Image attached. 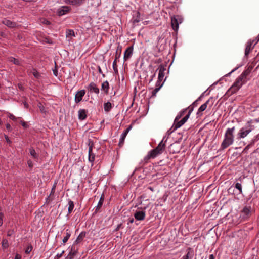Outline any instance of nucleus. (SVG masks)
I'll return each instance as SVG.
<instances>
[{
	"label": "nucleus",
	"instance_id": "ddd939ff",
	"mask_svg": "<svg viewBox=\"0 0 259 259\" xmlns=\"http://www.w3.org/2000/svg\"><path fill=\"white\" fill-rule=\"evenodd\" d=\"M160 153L158 152L155 149L150 150L147 154V155L144 157V161L147 162L148 160L151 158H155Z\"/></svg>",
	"mask_w": 259,
	"mask_h": 259
},
{
	"label": "nucleus",
	"instance_id": "9b49d317",
	"mask_svg": "<svg viewBox=\"0 0 259 259\" xmlns=\"http://www.w3.org/2000/svg\"><path fill=\"white\" fill-rule=\"evenodd\" d=\"M71 10V8L69 6H63L57 9V14L58 16H61L67 14Z\"/></svg>",
	"mask_w": 259,
	"mask_h": 259
},
{
	"label": "nucleus",
	"instance_id": "dca6fc26",
	"mask_svg": "<svg viewBox=\"0 0 259 259\" xmlns=\"http://www.w3.org/2000/svg\"><path fill=\"white\" fill-rule=\"evenodd\" d=\"M132 125H130L129 126V127H127L124 131V132L121 134L120 138V140H119V143H118V145H119V146L120 147H121L123 146V145L124 144V140L125 139V137H126L127 134H128V133L129 132V131L132 128Z\"/></svg>",
	"mask_w": 259,
	"mask_h": 259
},
{
	"label": "nucleus",
	"instance_id": "f8f14e48",
	"mask_svg": "<svg viewBox=\"0 0 259 259\" xmlns=\"http://www.w3.org/2000/svg\"><path fill=\"white\" fill-rule=\"evenodd\" d=\"M160 153L158 152L155 149L150 150L147 154V155L144 157V161L147 162L148 160L151 158H155Z\"/></svg>",
	"mask_w": 259,
	"mask_h": 259
},
{
	"label": "nucleus",
	"instance_id": "e2e57ef3",
	"mask_svg": "<svg viewBox=\"0 0 259 259\" xmlns=\"http://www.w3.org/2000/svg\"><path fill=\"white\" fill-rule=\"evenodd\" d=\"M39 107L41 113H45L46 112L44 106H40Z\"/></svg>",
	"mask_w": 259,
	"mask_h": 259
},
{
	"label": "nucleus",
	"instance_id": "58836bf2",
	"mask_svg": "<svg viewBox=\"0 0 259 259\" xmlns=\"http://www.w3.org/2000/svg\"><path fill=\"white\" fill-rule=\"evenodd\" d=\"M9 61L11 62H13L14 64L17 65H20V61L18 59H16V58H13V57L10 58H9Z\"/></svg>",
	"mask_w": 259,
	"mask_h": 259
},
{
	"label": "nucleus",
	"instance_id": "09e8293b",
	"mask_svg": "<svg viewBox=\"0 0 259 259\" xmlns=\"http://www.w3.org/2000/svg\"><path fill=\"white\" fill-rule=\"evenodd\" d=\"M32 245L28 246L26 249L25 250V253L27 254L29 253L32 250Z\"/></svg>",
	"mask_w": 259,
	"mask_h": 259
},
{
	"label": "nucleus",
	"instance_id": "1a4fd4ad",
	"mask_svg": "<svg viewBox=\"0 0 259 259\" xmlns=\"http://www.w3.org/2000/svg\"><path fill=\"white\" fill-rule=\"evenodd\" d=\"M180 20L179 16L178 15L174 16L171 18V23L172 29L177 31L179 28V25L180 23H181V21L179 22Z\"/></svg>",
	"mask_w": 259,
	"mask_h": 259
},
{
	"label": "nucleus",
	"instance_id": "c756f323",
	"mask_svg": "<svg viewBox=\"0 0 259 259\" xmlns=\"http://www.w3.org/2000/svg\"><path fill=\"white\" fill-rule=\"evenodd\" d=\"M184 124V122L182 121V120L180 121L176 120V119H175L173 126L174 127V130H176L179 128H180L181 126H182Z\"/></svg>",
	"mask_w": 259,
	"mask_h": 259
},
{
	"label": "nucleus",
	"instance_id": "2eb2a0df",
	"mask_svg": "<svg viewBox=\"0 0 259 259\" xmlns=\"http://www.w3.org/2000/svg\"><path fill=\"white\" fill-rule=\"evenodd\" d=\"M85 94V91L84 90L78 91L75 95V102L76 104L79 103L82 100V98L84 96Z\"/></svg>",
	"mask_w": 259,
	"mask_h": 259
},
{
	"label": "nucleus",
	"instance_id": "79ce46f5",
	"mask_svg": "<svg viewBox=\"0 0 259 259\" xmlns=\"http://www.w3.org/2000/svg\"><path fill=\"white\" fill-rule=\"evenodd\" d=\"M88 146L89 147V152L90 153H91L92 151H93V146H94V142L91 139L89 140Z\"/></svg>",
	"mask_w": 259,
	"mask_h": 259
},
{
	"label": "nucleus",
	"instance_id": "6e6552de",
	"mask_svg": "<svg viewBox=\"0 0 259 259\" xmlns=\"http://www.w3.org/2000/svg\"><path fill=\"white\" fill-rule=\"evenodd\" d=\"M213 98L212 97L209 98L205 103L201 105L199 108L197 114H199L200 112L204 111L207 108V106H208L209 108H211L213 105Z\"/></svg>",
	"mask_w": 259,
	"mask_h": 259
},
{
	"label": "nucleus",
	"instance_id": "f704fd0d",
	"mask_svg": "<svg viewBox=\"0 0 259 259\" xmlns=\"http://www.w3.org/2000/svg\"><path fill=\"white\" fill-rule=\"evenodd\" d=\"M29 152L30 155L34 158L37 159L38 155L36 153L35 150L33 148H30Z\"/></svg>",
	"mask_w": 259,
	"mask_h": 259
},
{
	"label": "nucleus",
	"instance_id": "cd10ccee",
	"mask_svg": "<svg viewBox=\"0 0 259 259\" xmlns=\"http://www.w3.org/2000/svg\"><path fill=\"white\" fill-rule=\"evenodd\" d=\"M86 232L85 231H82L80 232V233L79 234L78 237H77L76 240L75 242L76 243H77L78 244H79L81 241H83L84 238H85L86 236Z\"/></svg>",
	"mask_w": 259,
	"mask_h": 259
},
{
	"label": "nucleus",
	"instance_id": "de8ad7c7",
	"mask_svg": "<svg viewBox=\"0 0 259 259\" xmlns=\"http://www.w3.org/2000/svg\"><path fill=\"white\" fill-rule=\"evenodd\" d=\"M187 108V110H188V114H191V113H192V112L194 110V106H193L192 104L191 105H190Z\"/></svg>",
	"mask_w": 259,
	"mask_h": 259
},
{
	"label": "nucleus",
	"instance_id": "a19ab883",
	"mask_svg": "<svg viewBox=\"0 0 259 259\" xmlns=\"http://www.w3.org/2000/svg\"><path fill=\"white\" fill-rule=\"evenodd\" d=\"M66 35L67 37H69L70 36H75V33L73 30L68 29L66 30Z\"/></svg>",
	"mask_w": 259,
	"mask_h": 259
},
{
	"label": "nucleus",
	"instance_id": "4be33fe9",
	"mask_svg": "<svg viewBox=\"0 0 259 259\" xmlns=\"http://www.w3.org/2000/svg\"><path fill=\"white\" fill-rule=\"evenodd\" d=\"M88 111L84 109H79L78 112V119L80 120H83L87 118Z\"/></svg>",
	"mask_w": 259,
	"mask_h": 259
},
{
	"label": "nucleus",
	"instance_id": "052dcab7",
	"mask_svg": "<svg viewBox=\"0 0 259 259\" xmlns=\"http://www.w3.org/2000/svg\"><path fill=\"white\" fill-rule=\"evenodd\" d=\"M14 259H21V255L17 253L14 257Z\"/></svg>",
	"mask_w": 259,
	"mask_h": 259
},
{
	"label": "nucleus",
	"instance_id": "f3484780",
	"mask_svg": "<svg viewBox=\"0 0 259 259\" xmlns=\"http://www.w3.org/2000/svg\"><path fill=\"white\" fill-rule=\"evenodd\" d=\"M133 46L128 47L124 52V61H126L128 60L132 56L133 53Z\"/></svg>",
	"mask_w": 259,
	"mask_h": 259
},
{
	"label": "nucleus",
	"instance_id": "72a5a7b5",
	"mask_svg": "<svg viewBox=\"0 0 259 259\" xmlns=\"http://www.w3.org/2000/svg\"><path fill=\"white\" fill-rule=\"evenodd\" d=\"M112 108V104L110 102H107L104 104V109L105 112H109Z\"/></svg>",
	"mask_w": 259,
	"mask_h": 259
},
{
	"label": "nucleus",
	"instance_id": "7c9ffc66",
	"mask_svg": "<svg viewBox=\"0 0 259 259\" xmlns=\"http://www.w3.org/2000/svg\"><path fill=\"white\" fill-rule=\"evenodd\" d=\"M68 213L70 214L72 212L73 210L74 207V204L73 201L70 199H69L68 202Z\"/></svg>",
	"mask_w": 259,
	"mask_h": 259
},
{
	"label": "nucleus",
	"instance_id": "69168bd1",
	"mask_svg": "<svg viewBox=\"0 0 259 259\" xmlns=\"http://www.w3.org/2000/svg\"><path fill=\"white\" fill-rule=\"evenodd\" d=\"M192 105L193 106H194V107H196V106L198 105V102H197V101H196H196H194V102L192 104Z\"/></svg>",
	"mask_w": 259,
	"mask_h": 259
},
{
	"label": "nucleus",
	"instance_id": "864d4df0",
	"mask_svg": "<svg viewBox=\"0 0 259 259\" xmlns=\"http://www.w3.org/2000/svg\"><path fill=\"white\" fill-rule=\"evenodd\" d=\"M3 218L4 214L3 213H0V226H2L3 224Z\"/></svg>",
	"mask_w": 259,
	"mask_h": 259
},
{
	"label": "nucleus",
	"instance_id": "39448f33",
	"mask_svg": "<svg viewBox=\"0 0 259 259\" xmlns=\"http://www.w3.org/2000/svg\"><path fill=\"white\" fill-rule=\"evenodd\" d=\"M122 52V46L119 44L118 45L115 55V59L113 61L112 64V67L114 70V74L115 75H118V70L117 68V60L119 59L120 57L121 54Z\"/></svg>",
	"mask_w": 259,
	"mask_h": 259
},
{
	"label": "nucleus",
	"instance_id": "2f4dec72",
	"mask_svg": "<svg viewBox=\"0 0 259 259\" xmlns=\"http://www.w3.org/2000/svg\"><path fill=\"white\" fill-rule=\"evenodd\" d=\"M162 84L156 83V88L152 91V97H154L156 96L157 93L159 91L160 88L162 87Z\"/></svg>",
	"mask_w": 259,
	"mask_h": 259
},
{
	"label": "nucleus",
	"instance_id": "5fc2aeb1",
	"mask_svg": "<svg viewBox=\"0 0 259 259\" xmlns=\"http://www.w3.org/2000/svg\"><path fill=\"white\" fill-rule=\"evenodd\" d=\"M27 164L28 165V166L30 167V168H32L33 166V162L31 160H28L27 161Z\"/></svg>",
	"mask_w": 259,
	"mask_h": 259
},
{
	"label": "nucleus",
	"instance_id": "7ed1b4c3",
	"mask_svg": "<svg viewBox=\"0 0 259 259\" xmlns=\"http://www.w3.org/2000/svg\"><path fill=\"white\" fill-rule=\"evenodd\" d=\"M244 84V83L242 82L240 80L237 78L234 83L226 92V95L228 96H230L233 94L236 93Z\"/></svg>",
	"mask_w": 259,
	"mask_h": 259
},
{
	"label": "nucleus",
	"instance_id": "a211bd4d",
	"mask_svg": "<svg viewBox=\"0 0 259 259\" xmlns=\"http://www.w3.org/2000/svg\"><path fill=\"white\" fill-rule=\"evenodd\" d=\"M87 89L91 93H95L96 94H99L100 92L99 89L97 87L96 84L94 82H91L87 87Z\"/></svg>",
	"mask_w": 259,
	"mask_h": 259
},
{
	"label": "nucleus",
	"instance_id": "4c0bfd02",
	"mask_svg": "<svg viewBox=\"0 0 259 259\" xmlns=\"http://www.w3.org/2000/svg\"><path fill=\"white\" fill-rule=\"evenodd\" d=\"M2 246L3 249L8 248L9 247L8 241L6 239H4L2 240Z\"/></svg>",
	"mask_w": 259,
	"mask_h": 259
},
{
	"label": "nucleus",
	"instance_id": "aec40b11",
	"mask_svg": "<svg viewBox=\"0 0 259 259\" xmlns=\"http://www.w3.org/2000/svg\"><path fill=\"white\" fill-rule=\"evenodd\" d=\"M254 42V41L249 40L246 45V48L245 50V56L247 57L250 52L253 49L254 46H252V44Z\"/></svg>",
	"mask_w": 259,
	"mask_h": 259
},
{
	"label": "nucleus",
	"instance_id": "338daca9",
	"mask_svg": "<svg viewBox=\"0 0 259 259\" xmlns=\"http://www.w3.org/2000/svg\"><path fill=\"white\" fill-rule=\"evenodd\" d=\"M172 127L169 129L168 131H167V133L168 135H170L171 133H172L175 130H174V129L172 130H171Z\"/></svg>",
	"mask_w": 259,
	"mask_h": 259
},
{
	"label": "nucleus",
	"instance_id": "6ab92c4d",
	"mask_svg": "<svg viewBox=\"0 0 259 259\" xmlns=\"http://www.w3.org/2000/svg\"><path fill=\"white\" fill-rule=\"evenodd\" d=\"M134 217L138 221L144 220L145 218V212L143 210L136 211L134 214Z\"/></svg>",
	"mask_w": 259,
	"mask_h": 259
},
{
	"label": "nucleus",
	"instance_id": "774afa93",
	"mask_svg": "<svg viewBox=\"0 0 259 259\" xmlns=\"http://www.w3.org/2000/svg\"><path fill=\"white\" fill-rule=\"evenodd\" d=\"M209 259H215V257L213 254H210L209 256Z\"/></svg>",
	"mask_w": 259,
	"mask_h": 259
},
{
	"label": "nucleus",
	"instance_id": "6e6d98bb",
	"mask_svg": "<svg viewBox=\"0 0 259 259\" xmlns=\"http://www.w3.org/2000/svg\"><path fill=\"white\" fill-rule=\"evenodd\" d=\"M97 68H98V70L99 73H100V74H101L102 75V76H103V77H105V74H103V73L102 70V69H101V68L100 66H98L97 67Z\"/></svg>",
	"mask_w": 259,
	"mask_h": 259
},
{
	"label": "nucleus",
	"instance_id": "9d476101",
	"mask_svg": "<svg viewBox=\"0 0 259 259\" xmlns=\"http://www.w3.org/2000/svg\"><path fill=\"white\" fill-rule=\"evenodd\" d=\"M79 246V244L76 243L75 241L74 242L72 245L71 246L70 251L69 253V255L71 256V257H73L77 254Z\"/></svg>",
	"mask_w": 259,
	"mask_h": 259
},
{
	"label": "nucleus",
	"instance_id": "3c124183",
	"mask_svg": "<svg viewBox=\"0 0 259 259\" xmlns=\"http://www.w3.org/2000/svg\"><path fill=\"white\" fill-rule=\"evenodd\" d=\"M64 253V251H63L61 253H58L55 256L54 259H59L62 257L63 254Z\"/></svg>",
	"mask_w": 259,
	"mask_h": 259
},
{
	"label": "nucleus",
	"instance_id": "473e14b6",
	"mask_svg": "<svg viewBox=\"0 0 259 259\" xmlns=\"http://www.w3.org/2000/svg\"><path fill=\"white\" fill-rule=\"evenodd\" d=\"M104 200V195L103 194L101 195L100 199L98 202V205H97L96 210H95V212H97V211L101 207V206L103 205Z\"/></svg>",
	"mask_w": 259,
	"mask_h": 259
},
{
	"label": "nucleus",
	"instance_id": "bb28decb",
	"mask_svg": "<svg viewBox=\"0 0 259 259\" xmlns=\"http://www.w3.org/2000/svg\"><path fill=\"white\" fill-rule=\"evenodd\" d=\"M187 251V254L183 256L182 259H192L193 257V251L191 248H188Z\"/></svg>",
	"mask_w": 259,
	"mask_h": 259
},
{
	"label": "nucleus",
	"instance_id": "5701e85b",
	"mask_svg": "<svg viewBox=\"0 0 259 259\" xmlns=\"http://www.w3.org/2000/svg\"><path fill=\"white\" fill-rule=\"evenodd\" d=\"M164 139V138H163V140L159 143L158 146L154 148L160 154L163 152L165 148V144L163 143Z\"/></svg>",
	"mask_w": 259,
	"mask_h": 259
},
{
	"label": "nucleus",
	"instance_id": "b1692460",
	"mask_svg": "<svg viewBox=\"0 0 259 259\" xmlns=\"http://www.w3.org/2000/svg\"><path fill=\"white\" fill-rule=\"evenodd\" d=\"M2 23L9 28H15L17 25V24L15 22L6 19L3 20Z\"/></svg>",
	"mask_w": 259,
	"mask_h": 259
},
{
	"label": "nucleus",
	"instance_id": "f257e3e1",
	"mask_svg": "<svg viewBox=\"0 0 259 259\" xmlns=\"http://www.w3.org/2000/svg\"><path fill=\"white\" fill-rule=\"evenodd\" d=\"M235 127L228 128L224 135V138L221 144L220 150H223L230 145H232L234 141V132Z\"/></svg>",
	"mask_w": 259,
	"mask_h": 259
},
{
	"label": "nucleus",
	"instance_id": "8fccbe9b",
	"mask_svg": "<svg viewBox=\"0 0 259 259\" xmlns=\"http://www.w3.org/2000/svg\"><path fill=\"white\" fill-rule=\"evenodd\" d=\"M20 123L21 124L22 126L24 128L26 129L28 127V124L24 120H21L20 121Z\"/></svg>",
	"mask_w": 259,
	"mask_h": 259
},
{
	"label": "nucleus",
	"instance_id": "bf43d9fd",
	"mask_svg": "<svg viewBox=\"0 0 259 259\" xmlns=\"http://www.w3.org/2000/svg\"><path fill=\"white\" fill-rule=\"evenodd\" d=\"M254 44V46H255L258 41H259V34L258 36L255 38L254 40H253Z\"/></svg>",
	"mask_w": 259,
	"mask_h": 259
},
{
	"label": "nucleus",
	"instance_id": "a878e982",
	"mask_svg": "<svg viewBox=\"0 0 259 259\" xmlns=\"http://www.w3.org/2000/svg\"><path fill=\"white\" fill-rule=\"evenodd\" d=\"M109 88V84L108 81H105L102 83L101 90L104 91L105 94H108Z\"/></svg>",
	"mask_w": 259,
	"mask_h": 259
},
{
	"label": "nucleus",
	"instance_id": "e433bc0d",
	"mask_svg": "<svg viewBox=\"0 0 259 259\" xmlns=\"http://www.w3.org/2000/svg\"><path fill=\"white\" fill-rule=\"evenodd\" d=\"M31 73L36 78L38 79L40 77V73L35 69H33L31 71Z\"/></svg>",
	"mask_w": 259,
	"mask_h": 259
},
{
	"label": "nucleus",
	"instance_id": "4468645a",
	"mask_svg": "<svg viewBox=\"0 0 259 259\" xmlns=\"http://www.w3.org/2000/svg\"><path fill=\"white\" fill-rule=\"evenodd\" d=\"M251 215V207L245 206L241 210V217L244 220H247Z\"/></svg>",
	"mask_w": 259,
	"mask_h": 259
},
{
	"label": "nucleus",
	"instance_id": "680f3d73",
	"mask_svg": "<svg viewBox=\"0 0 259 259\" xmlns=\"http://www.w3.org/2000/svg\"><path fill=\"white\" fill-rule=\"evenodd\" d=\"M18 87L19 88V89H20L21 90H24V88L23 86V85L21 83H18Z\"/></svg>",
	"mask_w": 259,
	"mask_h": 259
},
{
	"label": "nucleus",
	"instance_id": "603ef678",
	"mask_svg": "<svg viewBox=\"0 0 259 259\" xmlns=\"http://www.w3.org/2000/svg\"><path fill=\"white\" fill-rule=\"evenodd\" d=\"M190 114H189L188 113L187 114V115H186L182 119V121H183L184 122V123L187 121V120L188 119V118H189L190 117Z\"/></svg>",
	"mask_w": 259,
	"mask_h": 259
},
{
	"label": "nucleus",
	"instance_id": "c03bdc74",
	"mask_svg": "<svg viewBox=\"0 0 259 259\" xmlns=\"http://www.w3.org/2000/svg\"><path fill=\"white\" fill-rule=\"evenodd\" d=\"M57 184V181H56L55 182L54 184H53V187L52 188L51 191L50 195H53L54 194V193L55 192V189H56V187Z\"/></svg>",
	"mask_w": 259,
	"mask_h": 259
},
{
	"label": "nucleus",
	"instance_id": "c85d7f7f",
	"mask_svg": "<svg viewBox=\"0 0 259 259\" xmlns=\"http://www.w3.org/2000/svg\"><path fill=\"white\" fill-rule=\"evenodd\" d=\"M71 231L68 229H66L65 236L64 237V238L62 240L63 244L66 243L68 241V239H69V238L71 236Z\"/></svg>",
	"mask_w": 259,
	"mask_h": 259
},
{
	"label": "nucleus",
	"instance_id": "c9c22d12",
	"mask_svg": "<svg viewBox=\"0 0 259 259\" xmlns=\"http://www.w3.org/2000/svg\"><path fill=\"white\" fill-rule=\"evenodd\" d=\"M88 159L89 161L93 164L95 160V154L93 153V151L91 153L88 152Z\"/></svg>",
	"mask_w": 259,
	"mask_h": 259
},
{
	"label": "nucleus",
	"instance_id": "423d86ee",
	"mask_svg": "<svg viewBox=\"0 0 259 259\" xmlns=\"http://www.w3.org/2000/svg\"><path fill=\"white\" fill-rule=\"evenodd\" d=\"M159 70L158 79L157 81V83L162 84L164 83V82L166 79V78L164 79V77L165 76V71H166V66L163 64H160L157 70Z\"/></svg>",
	"mask_w": 259,
	"mask_h": 259
},
{
	"label": "nucleus",
	"instance_id": "393cba45",
	"mask_svg": "<svg viewBox=\"0 0 259 259\" xmlns=\"http://www.w3.org/2000/svg\"><path fill=\"white\" fill-rule=\"evenodd\" d=\"M140 16L141 15L139 11L134 12V14L132 18L133 23L135 24L141 21Z\"/></svg>",
	"mask_w": 259,
	"mask_h": 259
},
{
	"label": "nucleus",
	"instance_id": "a18cd8bd",
	"mask_svg": "<svg viewBox=\"0 0 259 259\" xmlns=\"http://www.w3.org/2000/svg\"><path fill=\"white\" fill-rule=\"evenodd\" d=\"M259 140V134L255 136L251 140V144H254L256 142Z\"/></svg>",
	"mask_w": 259,
	"mask_h": 259
},
{
	"label": "nucleus",
	"instance_id": "37998d69",
	"mask_svg": "<svg viewBox=\"0 0 259 259\" xmlns=\"http://www.w3.org/2000/svg\"><path fill=\"white\" fill-rule=\"evenodd\" d=\"M187 110V108H185L183 109L180 112V114L178 115L176 117V120H178L183 115H184V113Z\"/></svg>",
	"mask_w": 259,
	"mask_h": 259
},
{
	"label": "nucleus",
	"instance_id": "f03ea898",
	"mask_svg": "<svg viewBox=\"0 0 259 259\" xmlns=\"http://www.w3.org/2000/svg\"><path fill=\"white\" fill-rule=\"evenodd\" d=\"M252 120L248 121L245 125L239 130L237 134L238 139H241L245 138L255 128L254 126L252 124Z\"/></svg>",
	"mask_w": 259,
	"mask_h": 259
},
{
	"label": "nucleus",
	"instance_id": "13d9d810",
	"mask_svg": "<svg viewBox=\"0 0 259 259\" xmlns=\"http://www.w3.org/2000/svg\"><path fill=\"white\" fill-rule=\"evenodd\" d=\"M6 126V128L7 129V130L9 132L11 131V130H12L11 126L9 123H7Z\"/></svg>",
	"mask_w": 259,
	"mask_h": 259
},
{
	"label": "nucleus",
	"instance_id": "ea45409f",
	"mask_svg": "<svg viewBox=\"0 0 259 259\" xmlns=\"http://www.w3.org/2000/svg\"><path fill=\"white\" fill-rule=\"evenodd\" d=\"M235 187L239 191V194L242 193V185L240 183H236L235 185Z\"/></svg>",
	"mask_w": 259,
	"mask_h": 259
},
{
	"label": "nucleus",
	"instance_id": "49530a36",
	"mask_svg": "<svg viewBox=\"0 0 259 259\" xmlns=\"http://www.w3.org/2000/svg\"><path fill=\"white\" fill-rule=\"evenodd\" d=\"M8 117H9L10 119H11V120H12L14 121H16L18 119V118H17L14 115H13L10 113H8Z\"/></svg>",
	"mask_w": 259,
	"mask_h": 259
},
{
	"label": "nucleus",
	"instance_id": "0e129e2a",
	"mask_svg": "<svg viewBox=\"0 0 259 259\" xmlns=\"http://www.w3.org/2000/svg\"><path fill=\"white\" fill-rule=\"evenodd\" d=\"M254 144H251V141H250V144H249L245 148V150L248 149L251 146H253Z\"/></svg>",
	"mask_w": 259,
	"mask_h": 259
},
{
	"label": "nucleus",
	"instance_id": "20e7f679",
	"mask_svg": "<svg viewBox=\"0 0 259 259\" xmlns=\"http://www.w3.org/2000/svg\"><path fill=\"white\" fill-rule=\"evenodd\" d=\"M244 84V83L242 82L240 80L237 78L234 83L226 92V95L228 96H230L233 94L236 93Z\"/></svg>",
	"mask_w": 259,
	"mask_h": 259
},
{
	"label": "nucleus",
	"instance_id": "0eeeda50",
	"mask_svg": "<svg viewBox=\"0 0 259 259\" xmlns=\"http://www.w3.org/2000/svg\"><path fill=\"white\" fill-rule=\"evenodd\" d=\"M253 69V67L251 66H249L247 67L246 69H245L242 73L237 78L239 79V80H240L242 82L244 83V84L246 83L247 80L249 79V78H248V76L251 73L252 70Z\"/></svg>",
	"mask_w": 259,
	"mask_h": 259
},
{
	"label": "nucleus",
	"instance_id": "412c9836",
	"mask_svg": "<svg viewBox=\"0 0 259 259\" xmlns=\"http://www.w3.org/2000/svg\"><path fill=\"white\" fill-rule=\"evenodd\" d=\"M84 0H64L66 4L73 6H79L82 5Z\"/></svg>",
	"mask_w": 259,
	"mask_h": 259
},
{
	"label": "nucleus",
	"instance_id": "4d7b16f0",
	"mask_svg": "<svg viewBox=\"0 0 259 259\" xmlns=\"http://www.w3.org/2000/svg\"><path fill=\"white\" fill-rule=\"evenodd\" d=\"M53 74L55 76H57L58 75V70L56 67V65L55 67V68L53 70Z\"/></svg>",
	"mask_w": 259,
	"mask_h": 259
}]
</instances>
